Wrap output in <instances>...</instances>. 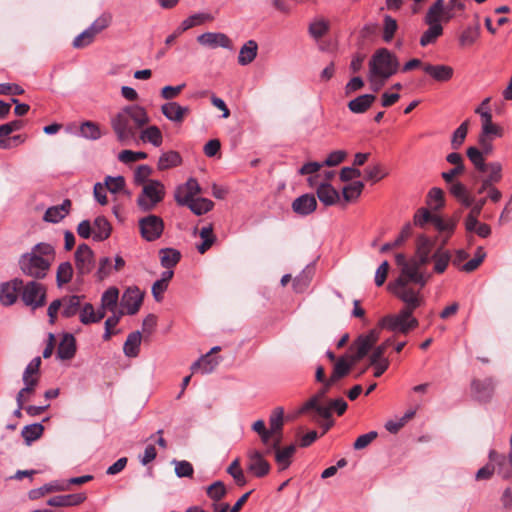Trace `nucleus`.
I'll use <instances>...</instances> for the list:
<instances>
[{"label": "nucleus", "instance_id": "aec40b11", "mask_svg": "<svg viewBox=\"0 0 512 512\" xmlns=\"http://www.w3.org/2000/svg\"><path fill=\"white\" fill-rule=\"evenodd\" d=\"M423 70L426 74L431 76L434 80L438 82H447L454 75V69L451 66L439 64H425L423 66Z\"/></svg>", "mask_w": 512, "mask_h": 512}, {"label": "nucleus", "instance_id": "0eeeda50", "mask_svg": "<svg viewBox=\"0 0 512 512\" xmlns=\"http://www.w3.org/2000/svg\"><path fill=\"white\" fill-rule=\"evenodd\" d=\"M47 289L44 284L38 280H31L24 283L22 280V287L20 289V299L25 306L36 310L43 307L46 303Z\"/></svg>", "mask_w": 512, "mask_h": 512}, {"label": "nucleus", "instance_id": "774afa93", "mask_svg": "<svg viewBox=\"0 0 512 512\" xmlns=\"http://www.w3.org/2000/svg\"><path fill=\"white\" fill-rule=\"evenodd\" d=\"M95 35L87 28L73 40V47L80 49L90 45L94 41Z\"/></svg>", "mask_w": 512, "mask_h": 512}, {"label": "nucleus", "instance_id": "412c9836", "mask_svg": "<svg viewBox=\"0 0 512 512\" xmlns=\"http://www.w3.org/2000/svg\"><path fill=\"white\" fill-rule=\"evenodd\" d=\"M71 201L65 199L60 205L49 207L43 217L45 222L58 223L69 214L71 209Z\"/></svg>", "mask_w": 512, "mask_h": 512}, {"label": "nucleus", "instance_id": "39448f33", "mask_svg": "<svg viewBox=\"0 0 512 512\" xmlns=\"http://www.w3.org/2000/svg\"><path fill=\"white\" fill-rule=\"evenodd\" d=\"M399 61L396 55L386 48H380L375 51L369 60L368 80L374 82V79L381 78L382 81L388 80L397 73Z\"/></svg>", "mask_w": 512, "mask_h": 512}, {"label": "nucleus", "instance_id": "72a5a7b5", "mask_svg": "<svg viewBox=\"0 0 512 512\" xmlns=\"http://www.w3.org/2000/svg\"><path fill=\"white\" fill-rule=\"evenodd\" d=\"M313 267L307 266L302 272L293 279V289L296 293H303L311 283L313 278Z\"/></svg>", "mask_w": 512, "mask_h": 512}, {"label": "nucleus", "instance_id": "49530a36", "mask_svg": "<svg viewBox=\"0 0 512 512\" xmlns=\"http://www.w3.org/2000/svg\"><path fill=\"white\" fill-rule=\"evenodd\" d=\"M214 203L207 198H194L189 204L188 208L195 215H203L212 210Z\"/></svg>", "mask_w": 512, "mask_h": 512}, {"label": "nucleus", "instance_id": "680f3d73", "mask_svg": "<svg viewBox=\"0 0 512 512\" xmlns=\"http://www.w3.org/2000/svg\"><path fill=\"white\" fill-rule=\"evenodd\" d=\"M79 318L84 325L96 323L95 309L91 303H85L80 307Z\"/></svg>", "mask_w": 512, "mask_h": 512}, {"label": "nucleus", "instance_id": "4d7b16f0", "mask_svg": "<svg viewBox=\"0 0 512 512\" xmlns=\"http://www.w3.org/2000/svg\"><path fill=\"white\" fill-rule=\"evenodd\" d=\"M428 204L438 211L444 207V192L438 187H433L428 193Z\"/></svg>", "mask_w": 512, "mask_h": 512}, {"label": "nucleus", "instance_id": "dca6fc26", "mask_svg": "<svg viewBox=\"0 0 512 512\" xmlns=\"http://www.w3.org/2000/svg\"><path fill=\"white\" fill-rule=\"evenodd\" d=\"M247 469L256 477H264L270 471V464L264 459L263 455L257 450H251L248 453Z\"/></svg>", "mask_w": 512, "mask_h": 512}, {"label": "nucleus", "instance_id": "5fc2aeb1", "mask_svg": "<svg viewBox=\"0 0 512 512\" xmlns=\"http://www.w3.org/2000/svg\"><path fill=\"white\" fill-rule=\"evenodd\" d=\"M80 134L82 137L90 140H97L101 137L99 126L91 121H86L80 126Z\"/></svg>", "mask_w": 512, "mask_h": 512}, {"label": "nucleus", "instance_id": "f03ea898", "mask_svg": "<svg viewBox=\"0 0 512 512\" xmlns=\"http://www.w3.org/2000/svg\"><path fill=\"white\" fill-rule=\"evenodd\" d=\"M56 252L52 244L40 242L18 259V267L23 275L33 280L44 279L55 260Z\"/></svg>", "mask_w": 512, "mask_h": 512}, {"label": "nucleus", "instance_id": "9b49d317", "mask_svg": "<svg viewBox=\"0 0 512 512\" xmlns=\"http://www.w3.org/2000/svg\"><path fill=\"white\" fill-rule=\"evenodd\" d=\"M74 256L77 273L82 276L89 274L95 265L92 249L87 244H80Z\"/></svg>", "mask_w": 512, "mask_h": 512}, {"label": "nucleus", "instance_id": "ea45409f", "mask_svg": "<svg viewBox=\"0 0 512 512\" xmlns=\"http://www.w3.org/2000/svg\"><path fill=\"white\" fill-rule=\"evenodd\" d=\"M428 29L423 32L420 37V45L426 47L436 42V40L443 34V26L441 24L428 25Z\"/></svg>", "mask_w": 512, "mask_h": 512}, {"label": "nucleus", "instance_id": "9d476101", "mask_svg": "<svg viewBox=\"0 0 512 512\" xmlns=\"http://www.w3.org/2000/svg\"><path fill=\"white\" fill-rule=\"evenodd\" d=\"M435 242L424 234H421L416 239V251L413 257L419 270L427 265L434 253Z\"/></svg>", "mask_w": 512, "mask_h": 512}, {"label": "nucleus", "instance_id": "e2e57ef3", "mask_svg": "<svg viewBox=\"0 0 512 512\" xmlns=\"http://www.w3.org/2000/svg\"><path fill=\"white\" fill-rule=\"evenodd\" d=\"M104 187L111 193L116 194L124 189L125 179L123 176H117V177L107 176L105 178Z\"/></svg>", "mask_w": 512, "mask_h": 512}, {"label": "nucleus", "instance_id": "864d4df0", "mask_svg": "<svg viewBox=\"0 0 512 512\" xmlns=\"http://www.w3.org/2000/svg\"><path fill=\"white\" fill-rule=\"evenodd\" d=\"M39 369L35 367V365L31 364V362L26 366L23 373V382L25 384L24 388H29L28 392L33 393L35 387L38 383V378L31 377L33 374H37Z\"/></svg>", "mask_w": 512, "mask_h": 512}, {"label": "nucleus", "instance_id": "b1692460", "mask_svg": "<svg viewBox=\"0 0 512 512\" xmlns=\"http://www.w3.org/2000/svg\"><path fill=\"white\" fill-rule=\"evenodd\" d=\"M76 353V340L72 334H64L57 349V356L61 360H69Z\"/></svg>", "mask_w": 512, "mask_h": 512}, {"label": "nucleus", "instance_id": "de8ad7c7", "mask_svg": "<svg viewBox=\"0 0 512 512\" xmlns=\"http://www.w3.org/2000/svg\"><path fill=\"white\" fill-rule=\"evenodd\" d=\"M352 368V364H349L345 358L341 357L338 359V361L334 365L333 372L331 376L329 377L330 382H333L334 384L349 374L350 370Z\"/></svg>", "mask_w": 512, "mask_h": 512}, {"label": "nucleus", "instance_id": "0e129e2a", "mask_svg": "<svg viewBox=\"0 0 512 512\" xmlns=\"http://www.w3.org/2000/svg\"><path fill=\"white\" fill-rule=\"evenodd\" d=\"M152 174V168L148 165H139L134 172V182L137 185H145Z\"/></svg>", "mask_w": 512, "mask_h": 512}, {"label": "nucleus", "instance_id": "4468645a", "mask_svg": "<svg viewBox=\"0 0 512 512\" xmlns=\"http://www.w3.org/2000/svg\"><path fill=\"white\" fill-rule=\"evenodd\" d=\"M489 460L494 463L496 473L503 479L512 478V454H500L495 450H490Z\"/></svg>", "mask_w": 512, "mask_h": 512}, {"label": "nucleus", "instance_id": "e433bc0d", "mask_svg": "<svg viewBox=\"0 0 512 512\" xmlns=\"http://www.w3.org/2000/svg\"><path fill=\"white\" fill-rule=\"evenodd\" d=\"M182 162V158L180 154L176 151H168L162 153L159 157L157 168L160 171H164L173 167L180 165Z\"/></svg>", "mask_w": 512, "mask_h": 512}, {"label": "nucleus", "instance_id": "3c124183", "mask_svg": "<svg viewBox=\"0 0 512 512\" xmlns=\"http://www.w3.org/2000/svg\"><path fill=\"white\" fill-rule=\"evenodd\" d=\"M398 29L397 21L390 15H385L383 19V34L382 38L385 42L389 43L392 41L396 31Z\"/></svg>", "mask_w": 512, "mask_h": 512}, {"label": "nucleus", "instance_id": "bf43d9fd", "mask_svg": "<svg viewBox=\"0 0 512 512\" xmlns=\"http://www.w3.org/2000/svg\"><path fill=\"white\" fill-rule=\"evenodd\" d=\"M226 487L222 481H215L207 487L206 493L208 497L215 502L220 501L226 495Z\"/></svg>", "mask_w": 512, "mask_h": 512}, {"label": "nucleus", "instance_id": "473e14b6", "mask_svg": "<svg viewBox=\"0 0 512 512\" xmlns=\"http://www.w3.org/2000/svg\"><path fill=\"white\" fill-rule=\"evenodd\" d=\"M139 138L144 143H150L155 147L161 146L163 142L162 132L155 125H151L145 129H142Z\"/></svg>", "mask_w": 512, "mask_h": 512}, {"label": "nucleus", "instance_id": "a19ab883", "mask_svg": "<svg viewBox=\"0 0 512 512\" xmlns=\"http://www.w3.org/2000/svg\"><path fill=\"white\" fill-rule=\"evenodd\" d=\"M275 451V460L281 467V470L286 469L291 463V457L296 451V446L291 444L283 449L277 448Z\"/></svg>", "mask_w": 512, "mask_h": 512}, {"label": "nucleus", "instance_id": "338daca9", "mask_svg": "<svg viewBox=\"0 0 512 512\" xmlns=\"http://www.w3.org/2000/svg\"><path fill=\"white\" fill-rule=\"evenodd\" d=\"M433 225L439 232H446L449 237L455 230L456 221L453 219L444 220L438 215V217L434 219Z\"/></svg>", "mask_w": 512, "mask_h": 512}, {"label": "nucleus", "instance_id": "a878e982", "mask_svg": "<svg viewBox=\"0 0 512 512\" xmlns=\"http://www.w3.org/2000/svg\"><path fill=\"white\" fill-rule=\"evenodd\" d=\"M258 44L255 40L247 41L239 51L238 63L242 66H246L252 63L257 57Z\"/></svg>", "mask_w": 512, "mask_h": 512}, {"label": "nucleus", "instance_id": "4be33fe9", "mask_svg": "<svg viewBox=\"0 0 512 512\" xmlns=\"http://www.w3.org/2000/svg\"><path fill=\"white\" fill-rule=\"evenodd\" d=\"M86 500L84 493L57 495L48 499L47 504L53 507L77 506Z\"/></svg>", "mask_w": 512, "mask_h": 512}, {"label": "nucleus", "instance_id": "6e6d98bb", "mask_svg": "<svg viewBox=\"0 0 512 512\" xmlns=\"http://www.w3.org/2000/svg\"><path fill=\"white\" fill-rule=\"evenodd\" d=\"M485 257H486V253H485L483 247H478L474 258H472L471 260L466 262L464 265H462L460 269L466 273L473 272L481 265V263L484 261Z\"/></svg>", "mask_w": 512, "mask_h": 512}, {"label": "nucleus", "instance_id": "6ab92c4d", "mask_svg": "<svg viewBox=\"0 0 512 512\" xmlns=\"http://www.w3.org/2000/svg\"><path fill=\"white\" fill-rule=\"evenodd\" d=\"M161 112L168 120L174 123H182L184 117L189 113V108L171 101L161 106Z\"/></svg>", "mask_w": 512, "mask_h": 512}, {"label": "nucleus", "instance_id": "7ed1b4c3", "mask_svg": "<svg viewBox=\"0 0 512 512\" xmlns=\"http://www.w3.org/2000/svg\"><path fill=\"white\" fill-rule=\"evenodd\" d=\"M150 122L146 109L140 105H128L122 108L111 120L117 139L123 144H130L136 139L139 129Z\"/></svg>", "mask_w": 512, "mask_h": 512}, {"label": "nucleus", "instance_id": "cd10ccee", "mask_svg": "<svg viewBox=\"0 0 512 512\" xmlns=\"http://www.w3.org/2000/svg\"><path fill=\"white\" fill-rule=\"evenodd\" d=\"M431 260L434 261V273L442 274L446 271L451 261V254L448 250H444L442 247H438L434 251Z\"/></svg>", "mask_w": 512, "mask_h": 512}, {"label": "nucleus", "instance_id": "20e7f679", "mask_svg": "<svg viewBox=\"0 0 512 512\" xmlns=\"http://www.w3.org/2000/svg\"><path fill=\"white\" fill-rule=\"evenodd\" d=\"M395 261L400 274L388 284L389 291H422L432 275L419 270L414 258L407 260L402 253L395 256Z\"/></svg>", "mask_w": 512, "mask_h": 512}, {"label": "nucleus", "instance_id": "4c0bfd02", "mask_svg": "<svg viewBox=\"0 0 512 512\" xmlns=\"http://www.w3.org/2000/svg\"><path fill=\"white\" fill-rule=\"evenodd\" d=\"M161 265L166 269L174 267L181 258V254L178 250L173 248H163L159 251Z\"/></svg>", "mask_w": 512, "mask_h": 512}, {"label": "nucleus", "instance_id": "393cba45", "mask_svg": "<svg viewBox=\"0 0 512 512\" xmlns=\"http://www.w3.org/2000/svg\"><path fill=\"white\" fill-rule=\"evenodd\" d=\"M220 360L216 357H211L210 353L201 356L197 361L191 365L192 373L201 371L203 374H209L219 365Z\"/></svg>", "mask_w": 512, "mask_h": 512}, {"label": "nucleus", "instance_id": "7c9ffc66", "mask_svg": "<svg viewBox=\"0 0 512 512\" xmlns=\"http://www.w3.org/2000/svg\"><path fill=\"white\" fill-rule=\"evenodd\" d=\"M93 239L95 241L106 240L111 234V225L103 216H98L93 222Z\"/></svg>", "mask_w": 512, "mask_h": 512}, {"label": "nucleus", "instance_id": "2f4dec72", "mask_svg": "<svg viewBox=\"0 0 512 512\" xmlns=\"http://www.w3.org/2000/svg\"><path fill=\"white\" fill-rule=\"evenodd\" d=\"M67 490V485L64 482H50L47 483L37 489H32L29 491V498L32 500L43 497L44 495L52 492H59Z\"/></svg>", "mask_w": 512, "mask_h": 512}, {"label": "nucleus", "instance_id": "c03bdc74", "mask_svg": "<svg viewBox=\"0 0 512 512\" xmlns=\"http://www.w3.org/2000/svg\"><path fill=\"white\" fill-rule=\"evenodd\" d=\"M283 414H284V411H283V408L281 407H277L273 412L272 414L270 415V418H269V435H270V439L276 435V434H279L280 431H282V427H283Z\"/></svg>", "mask_w": 512, "mask_h": 512}, {"label": "nucleus", "instance_id": "69168bd1", "mask_svg": "<svg viewBox=\"0 0 512 512\" xmlns=\"http://www.w3.org/2000/svg\"><path fill=\"white\" fill-rule=\"evenodd\" d=\"M172 463L175 466V474L177 475V477H179V478L192 477L194 469L190 462L185 461V460H182V461L173 460Z\"/></svg>", "mask_w": 512, "mask_h": 512}, {"label": "nucleus", "instance_id": "37998d69", "mask_svg": "<svg viewBox=\"0 0 512 512\" xmlns=\"http://www.w3.org/2000/svg\"><path fill=\"white\" fill-rule=\"evenodd\" d=\"M44 431V427L40 423H33L24 426L21 435L24 438L27 445H30L33 441L39 439Z\"/></svg>", "mask_w": 512, "mask_h": 512}, {"label": "nucleus", "instance_id": "a18cd8bd", "mask_svg": "<svg viewBox=\"0 0 512 512\" xmlns=\"http://www.w3.org/2000/svg\"><path fill=\"white\" fill-rule=\"evenodd\" d=\"M467 157L472 162L474 167L481 173H484L487 171L488 164L485 163V156L482 152H480L479 148L476 147H469L467 149Z\"/></svg>", "mask_w": 512, "mask_h": 512}, {"label": "nucleus", "instance_id": "f257e3e1", "mask_svg": "<svg viewBox=\"0 0 512 512\" xmlns=\"http://www.w3.org/2000/svg\"><path fill=\"white\" fill-rule=\"evenodd\" d=\"M402 302L405 307L395 315H387L383 317L379 326L395 333L407 334L409 331L415 329L419 322L413 317V312L422 304L420 296L421 291H390Z\"/></svg>", "mask_w": 512, "mask_h": 512}, {"label": "nucleus", "instance_id": "f704fd0d", "mask_svg": "<svg viewBox=\"0 0 512 512\" xmlns=\"http://www.w3.org/2000/svg\"><path fill=\"white\" fill-rule=\"evenodd\" d=\"M141 339L142 336L139 331L132 332L128 335L123 346V352L127 357L134 358L138 356Z\"/></svg>", "mask_w": 512, "mask_h": 512}, {"label": "nucleus", "instance_id": "79ce46f5", "mask_svg": "<svg viewBox=\"0 0 512 512\" xmlns=\"http://www.w3.org/2000/svg\"><path fill=\"white\" fill-rule=\"evenodd\" d=\"M73 277V267L68 261L60 263L56 271V283L59 288L68 284Z\"/></svg>", "mask_w": 512, "mask_h": 512}, {"label": "nucleus", "instance_id": "f3484780", "mask_svg": "<svg viewBox=\"0 0 512 512\" xmlns=\"http://www.w3.org/2000/svg\"><path fill=\"white\" fill-rule=\"evenodd\" d=\"M495 384L491 378L475 379L471 383L474 397L480 402H488L493 396Z\"/></svg>", "mask_w": 512, "mask_h": 512}, {"label": "nucleus", "instance_id": "c9c22d12", "mask_svg": "<svg viewBox=\"0 0 512 512\" xmlns=\"http://www.w3.org/2000/svg\"><path fill=\"white\" fill-rule=\"evenodd\" d=\"M450 193L464 206L470 207L474 198L469 195L466 187L461 182L450 183Z\"/></svg>", "mask_w": 512, "mask_h": 512}, {"label": "nucleus", "instance_id": "603ef678", "mask_svg": "<svg viewBox=\"0 0 512 512\" xmlns=\"http://www.w3.org/2000/svg\"><path fill=\"white\" fill-rule=\"evenodd\" d=\"M469 120H465L453 133L451 138V146L457 150L463 144L468 133Z\"/></svg>", "mask_w": 512, "mask_h": 512}, {"label": "nucleus", "instance_id": "ddd939ff", "mask_svg": "<svg viewBox=\"0 0 512 512\" xmlns=\"http://www.w3.org/2000/svg\"><path fill=\"white\" fill-rule=\"evenodd\" d=\"M197 42L205 47L215 49L222 47L225 49H232L231 39L221 32H205L197 37Z\"/></svg>", "mask_w": 512, "mask_h": 512}, {"label": "nucleus", "instance_id": "2eb2a0df", "mask_svg": "<svg viewBox=\"0 0 512 512\" xmlns=\"http://www.w3.org/2000/svg\"><path fill=\"white\" fill-rule=\"evenodd\" d=\"M143 301V294L137 287H129L125 290L121 298V306L128 315H134L138 312Z\"/></svg>", "mask_w": 512, "mask_h": 512}, {"label": "nucleus", "instance_id": "13d9d810", "mask_svg": "<svg viewBox=\"0 0 512 512\" xmlns=\"http://www.w3.org/2000/svg\"><path fill=\"white\" fill-rule=\"evenodd\" d=\"M437 217L438 215L432 214L428 209L420 208L415 213L413 221L416 226L423 228L427 223L434 224V219Z\"/></svg>", "mask_w": 512, "mask_h": 512}, {"label": "nucleus", "instance_id": "58836bf2", "mask_svg": "<svg viewBox=\"0 0 512 512\" xmlns=\"http://www.w3.org/2000/svg\"><path fill=\"white\" fill-rule=\"evenodd\" d=\"M119 300V290L116 287H109L101 296V305L103 309L115 312Z\"/></svg>", "mask_w": 512, "mask_h": 512}, {"label": "nucleus", "instance_id": "c85d7f7f", "mask_svg": "<svg viewBox=\"0 0 512 512\" xmlns=\"http://www.w3.org/2000/svg\"><path fill=\"white\" fill-rule=\"evenodd\" d=\"M376 100V96L373 94H363L348 103V108L351 112L360 114L367 111L373 102Z\"/></svg>", "mask_w": 512, "mask_h": 512}, {"label": "nucleus", "instance_id": "a211bd4d", "mask_svg": "<svg viewBox=\"0 0 512 512\" xmlns=\"http://www.w3.org/2000/svg\"><path fill=\"white\" fill-rule=\"evenodd\" d=\"M292 210L300 216H307L313 213L317 208V201L312 194H303L292 202Z\"/></svg>", "mask_w": 512, "mask_h": 512}, {"label": "nucleus", "instance_id": "bb28decb", "mask_svg": "<svg viewBox=\"0 0 512 512\" xmlns=\"http://www.w3.org/2000/svg\"><path fill=\"white\" fill-rule=\"evenodd\" d=\"M213 20L214 17L210 13L200 12L193 14L181 22L179 26V32H185L195 26H200L206 22H211Z\"/></svg>", "mask_w": 512, "mask_h": 512}, {"label": "nucleus", "instance_id": "c756f323", "mask_svg": "<svg viewBox=\"0 0 512 512\" xmlns=\"http://www.w3.org/2000/svg\"><path fill=\"white\" fill-rule=\"evenodd\" d=\"M81 298L82 296L79 295H71V296H65L62 298L63 304H62V311L61 315L64 318H71L75 316L80 311L81 307Z\"/></svg>", "mask_w": 512, "mask_h": 512}, {"label": "nucleus", "instance_id": "6e6552de", "mask_svg": "<svg viewBox=\"0 0 512 512\" xmlns=\"http://www.w3.org/2000/svg\"><path fill=\"white\" fill-rule=\"evenodd\" d=\"M333 385L334 383L330 382L328 378V380L323 383L322 388L301 407L300 413H307L312 410L316 414L312 417L314 421L318 422V417L321 419H329L331 417L330 407H326V405L322 404L321 400L325 398Z\"/></svg>", "mask_w": 512, "mask_h": 512}, {"label": "nucleus", "instance_id": "423d86ee", "mask_svg": "<svg viewBox=\"0 0 512 512\" xmlns=\"http://www.w3.org/2000/svg\"><path fill=\"white\" fill-rule=\"evenodd\" d=\"M165 197V186L159 180H150L142 188L137 205L143 212L153 210Z\"/></svg>", "mask_w": 512, "mask_h": 512}, {"label": "nucleus", "instance_id": "1a4fd4ad", "mask_svg": "<svg viewBox=\"0 0 512 512\" xmlns=\"http://www.w3.org/2000/svg\"><path fill=\"white\" fill-rule=\"evenodd\" d=\"M138 225L142 238L148 242L159 239L164 230L162 218L154 214L139 219Z\"/></svg>", "mask_w": 512, "mask_h": 512}, {"label": "nucleus", "instance_id": "09e8293b", "mask_svg": "<svg viewBox=\"0 0 512 512\" xmlns=\"http://www.w3.org/2000/svg\"><path fill=\"white\" fill-rule=\"evenodd\" d=\"M480 36V25L468 26L460 35L459 42L462 46L473 45Z\"/></svg>", "mask_w": 512, "mask_h": 512}, {"label": "nucleus", "instance_id": "5701e85b", "mask_svg": "<svg viewBox=\"0 0 512 512\" xmlns=\"http://www.w3.org/2000/svg\"><path fill=\"white\" fill-rule=\"evenodd\" d=\"M317 197L325 206H332L337 203L340 196L338 191L329 183H321L316 190Z\"/></svg>", "mask_w": 512, "mask_h": 512}, {"label": "nucleus", "instance_id": "8fccbe9b", "mask_svg": "<svg viewBox=\"0 0 512 512\" xmlns=\"http://www.w3.org/2000/svg\"><path fill=\"white\" fill-rule=\"evenodd\" d=\"M363 188L364 183L361 181H355L345 186L342 190L344 200L350 202L357 199L361 195Z\"/></svg>", "mask_w": 512, "mask_h": 512}, {"label": "nucleus", "instance_id": "f8f14e48", "mask_svg": "<svg viewBox=\"0 0 512 512\" xmlns=\"http://www.w3.org/2000/svg\"><path fill=\"white\" fill-rule=\"evenodd\" d=\"M22 279L14 278L0 284V303L4 306H11L20 297Z\"/></svg>", "mask_w": 512, "mask_h": 512}, {"label": "nucleus", "instance_id": "052dcab7", "mask_svg": "<svg viewBox=\"0 0 512 512\" xmlns=\"http://www.w3.org/2000/svg\"><path fill=\"white\" fill-rule=\"evenodd\" d=\"M111 21V14L103 13L88 27V29L96 36L98 33L106 29L110 25Z\"/></svg>", "mask_w": 512, "mask_h": 512}]
</instances>
